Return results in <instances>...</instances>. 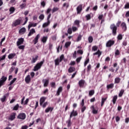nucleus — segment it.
Returning a JSON list of instances; mask_svg holds the SVG:
<instances>
[{
	"label": "nucleus",
	"mask_w": 129,
	"mask_h": 129,
	"mask_svg": "<svg viewBox=\"0 0 129 129\" xmlns=\"http://www.w3.org/2000/svg\"><path fill=\"white\" fill-rule=\"evenodd\" d=\"M82 39V35H81V34H79L77 38V42H79V41H81Z\"/></svg>",
	"instance_id": "nucleus-53"
},
{
	"label": "nucleus",
	"mask_w": 129,
	"mask_h": 129,
	"mask_svg": "<svg viewBox=\"0 0 129 129\" xmlns=\"http://www.w3.org/2000/svg\"><path fill=\"white\" fill-rule=\"evenodd\" d=\"M40 38V34H37L35 38L33 39V42L34 45H36L39 42V38Z\"/></svg>",
	"instance_id": "nucleus-13"
},
{
	"label": "nucleus",
	"mask_w": 129,
	"mask_h": 129,
	"mask_svg": "<svg viewBox=\"0 0 129 129\" xmlns=\"http://www.w3.org/2000/svg\"><path fill=\"white\" fill-rule=\"evenodd\" d=\"M25 82L27 84H29L31 82V76L30 75H27L25 78Z\"/></svg>",
	"instance_id": "nucleus-17"
},
{
	"label": "nucleus",
	"mask_w": 129,
	"mask_h": 129,
	"mask_svg": "<svg viewBox=\"0 0 129 129\" xmlns=\"http://www.w3.org/2000/svg\"><path fill=\"white\" fill-rule=\"evenodd\" d=\"M57 11H59V8L54 7L52 10V13L54 14V13L57 12Z\"/></svg>",
	"instance_id": "nucleus-46"
},
{
	"label": "nucleus",
	"mask_w": 129,
	"mask_h": 129,
	"mask_svg": "<svg viewBox=\"0 0 129 129\" xmlns=\"http://www.w3.org/2000/svg\"><path fill=\"white\" fill-rule=\"evenodd\" d=\"M90 70H91V64H89L87 66V72H90Z\"/></svg>",
	"instance_id": "nucleus-59"
},
{
	"label": "nucleus",
	"mask_w": 129,
	"mask_h": 129,
	"mask_svg": "<svg viewBox=\"0 0 129 129\" xmlns=\"http://www.w3.org/2000/svg\"><path fill=\"white\" fill-rule=\"evenodd\" d=\"M50 86L51 87H52V88H56V83H55V82L51 83Z\"/></svg>",
	"instance_id": "nucleus-54"
},
{
	"label": "nucleus",
	"mask_w": 129,
	"mask_h": 129,
	"mask_svg": "<svg viewBox=\"0 0 129 129\" xmlns=\"http://www.w3.org/2000/svg\"><path fill=\"white\" fill-rule=\"evenodd\" d=\"M95 93L94 90H91L89 92V96H92Z\"/></svg>",
	"instance_id": "nucleus-41"
},
{
	"label": "nucleus",
	"mask_w": 129,
	"mask_h": 129,
	"mask_svg": "<svg viewBox=\"0 0 129 129\" xmlns=\"http://www.w3.org/2000/svg\"><path fill=\"white\" fill-rule=\"evenodd\" d=\"M24 100H25V97H23L21 100V104H24V105H27L29 102V99H26L24 103Z\"/></svg>",
	"instance_id": "nucleus-14"
},
{
	"label": "nucleus",
	"mask_w": 129,
	"mask_h": 129,
	"mask_svg": "<svg viewBox=\"0 0 129 129\" xmlns=\"http://www.w3.org/2000/svg\"><path fill=\"white\" fill-rule=\"evenodd\" d=\"M78 27L73 26L72 27V30L73 32H76V31H78Z\"/></svg>",
	"instance_id": "nucleus-43"
},
{
	"label": "nucleus",
	"mask_w": 129,
	"mask_h": 129,
	"mask_svg": "<svg viewBox=\"0 0 129 129\" xmlns=\"http://www.w3.org/2000/svg\"><path fill=\"white\" fill-rule=\"evenodd\" d=\"M83 7V5L82 4H81L80 5H79L77 8V14L78 15H79L80 14H81V12H82V8Z\"/></svg>",
	"instance_id": "nucleus-6"
},
{
	"label": "nucleus",
	"mask_w": 129,
	"mask_h": 129,
	"mask_svg": "<svg viewBox=\"0 0 129 129\" xmlns=\"http://www.w3.org/2000/svg\"><path fill=\"white\" fill-rule=\"evenodd\" d=\"M38 58H39V56L38 55H36L35 57H33L31 63H36L37 60H38Z\"/></svg>",
	"instance_id": "nucleus-30"
},
{
	"label": "nucleus",
	"mask_w": 129,
	"mask_h": 129,
	"mask_svg": "<svg viewBox=\"0 0 129 129\" xmlns=\"http://www.w3.org/2000/svg\"><path fill=\"white\" fill-rule=\"evenodd\" d=\"M75 70H76L75 68L73 67H70L68 69V72L69 73H72L73 72H74Z\"/></svg>",
	"instance_id": "nucleus-23"
},
{
	"label": "nucleus",
	"mask_w": 129,
	"mask_h": 129,
	"mask_svg": "<svg viewBox=\"0 0 129 129\" xmlns=\"http://www.w3.org/2000/svg\"><path fill=\"white\" fill-rule=\"evenodd\" d=\"M115 43V41L110 39L107 42L106 44V47L109 48L112 46H113Z\"/></svg>",
	"instance_id": "nucleus-4"
},
{
	"label": "nucleus",
	"mask_w": 129,
	"mask_h": 129,
	"mask_svg": "<svg viewBox=\"0 0 129 129\" xmlns=\"http://www.w3.org/2000/svg\"><path fill=\"white\" fill-rule=\"evenodd\" d=\"M89 43H92L93 42V37L92 36H89L88 37Z\"/></svg>",
	"instance_id": "nucleus-48"
},
{
	"label": "nucleus",
	"mask_w": 129,
	"mask_h": 129,
	"mask_svg": "<svg viewBox=\"0 0 129 129\" xmlns=\"http://www.w3.org/2000/svg\"><path fill=\"white\" fill-rule=\"evenodd\" d=\"M17 118L19 119H26V113H20L17 116Z\"/></svg>",
	"instance_id": "nucleus-7"
},
{
	"label": "nucleus",
	"mask_w": 129,
	"mask_h": 129,
	"mask_svg": "<svg viewBox=\"0 0 129 129\" xmlns=\"http://www.w3.org/2000/svg\"><path fill=\"white\" fill-rule=\"evenodd\" d=\"M16 80H17V78H14L13 79V80L11 81V82H10V84L9 85V86H11V85H12V84H14V83H15V82L16 81Z\"/></svg>",
	"instance_id": "nucleus-52"
},
{
	"label": "nucleus",
	"mask_w": 129,
	"mask_h": 129,
	"mask_svg": "<svg viewBox=\"0 0 129 129\" xmlns=\"http://www.w3.org/2000/svg\"><path fill=\"white\" fill-rule=\"evenodd\" d=\"M116 100H117V95H115L113 97L112 102L113 104H115V102H116Z\"/></svg>",
	"instance_id": "nucleus-33"
},
{
	"label": "nucleus",
	"mask_w": 129,
	"mask_h": 129,
	"mask_svg": "<svg viewBox=\"0 0 129 129\" xmlns=\"http://www.w3.org/2000/svg\"><path fill=\"white\" fill-rule=\"evenodd\" d=\"M36 33V31L35 30V29L32 28L28 34V37H30V36H32L33 34H35Z\"/></svg>",
	"instance_id": "nucleus-20"
},
{
	"label": "nucleus",
	"mask_w": 129,
	"mask_h": 129,
	"mask_svg": "<svg viewBox=\"0 0 129 129\" xmlns=\"http://www.w3.org/2000/svg\"><path fill=\"white\" fill-rule=\"evenodd\" d=\"M120 78L118 77H116L114 79V84H118L119 82H120Z\"/></svg>",
	"instance_id": "nucleus-27"
},
{
	"label": "nucleus",
	"mask_w": 129,
	"mask_h": 129,
	"mask_svg": "<svg viewBox=\"0 0 129 129\" xmlns=\"http://www.w3.org/2000/svg\"><path fill=\"white\" fill-rule=\"evenodd\" d=\"M8 96H9V93L5 94L3 96V97L1 98L0 100L1 102L2 103L5 102V101H7V97H8Z\"/></svg>",
	"instance_id": "nucleus-10"
},
{
	"label": "nucleus",
	"mask_w": 129,
	"mask_h": 129,
	"mask_svg": "<svg viewBox=\"0 0 129 129\" xmlns=\"http://www.w3.org/2000/svg\"><path fill=\"white\" fill-rule=\"evenodd\" d=\"M42 83H44V87H47L49 85V79L42 80Z\"/></svg>",
	"instance_id": "nucleus-16"
},
{
	"label": "nucleus",
	"mask_w": 129,
	"mask_h": 129,
	"mask_svg": "<svg viewBox=\"0 0 129 129\" xmlns=\"http://www.w3.org/2000/svg\"><path fill=\"white\" fill-rule=\"evenodd\" d=\"M91 108L92 109V112L93 114H97V113H98V108L97 107L95 108L94 105H92L91 107Z\"/></svg>",
	"instance_id": "nucleus-8"
},
{
	"label": "nucleus",
	"mask_w": 129,
	"mask_h": 129,
	"mask_svg": "<svg viewBox=\"0 0 129 129\" xmlns=\"http://www.w3.org/2000/svg\"><path fill=\"white\" fill-rule=\"evenodd\" d=\"M45 60H43L42 61H40L39 63H37L35 66H34V69H33V71L36 72V71H38V70L41 69V67H42V66H43V64H44V62Z\"/></svg>",
	"instance_id": "nucleus-2"
},
{
	"label": "nucleus",
	"mask_w": 129,
	"mask_h": 129,
	"mask_svg": "<svg viewBox=\"0 0 129 129\" xmlns=\"http://www.w3.org/2000/svg\"><path fill=\"white\" fill-rule=\"evenodd\" d=\"M19 34H22V33H26V28L23 27L19 31Z\"/></svg>",
	"instance_id": "nucleus-38"
},
{
	"label": "nucleus",
	"mask_w": 129,
	"mask_h": 129,
	"mask_svg": "<svg viewBox=\"0 0 129 129\" xmlns=\"http://www.w3.org/2000/svg\"><path fill=\"white\" fill-rule=\"evenodd\" d=\"M7 79H8V78H7V77H5L4 76H2V77L0 79V88L3 85H5V83L6 81H7Z\"/></svg>",
	"instance_id": "nucleus-5"
},
{
	"label": "nucleus",
	"mask_w": 129,
	"mask_h": 129,
	"mask_svg": "<svg viewBox=\"0 0 129 129\" xmlns=\"http://www.w3.org/2000/svg\"><path fill=\"white\" fill-rule=\"evenodd\" d=\"M14 70H15V67H12L9 70V73H10V74H12V73H13V72H14Z\"/></svg>",
	"instance_id": "nucleus-56"
},
{
	"label": "nucleus",
	"mask_w": 129,
	"mask_h": 129,
	"mask_svg": "<svg viewBox=\"0 0 129 129\" xmlns=\"http://www.w3.org/2000/svg\"><path fill=\"white\" fill-rule=\"evenodd\" d=\"M50 23L51 22L50 21H47V22L44 23L42 25L43 28H46V27H48V26L50 25Z\"/></svg>",
	"instance_id": "nucleus-35"
},
{
	"label": "nucleus",
	"mask_w": 129,
	"mask_h": 129,
	"mask_svg": "<svg viewBox=\"0 0 129 129\" xmlns=\"http://www.w3.org/2000/svg\"><path fill=\"white\" fill-rule=\"evenodd\" d=\"M38 24L37 23H30L28 25V30H30L32 27H36Z\"/></svg>",
	"instance_id": "nucleus-26"
},
{
	"label": "nucleus",
	"mask_w": 129,
	"mask_h": 129,
	"mask_svg": "<svg viewBox=\"0 0 129 129\" xmlns=\"http://www.w3.org/2000/svg\"><path fill=\"white\" fill-rule=\"evenodd\" d=\"M78 115V113L77 112V111H75L74 110H73V111L71 112L70 118H72V117L77 116Z\"/></svg>",
	"instance_id": "nucleus-9"
},
{
	"label": "nucleus",
	"mask_w": 129,
	"mask_h": 129,
	"mask_svg": "<svg viewBox=\"0 0 129 129\" xmlns=\"http://www.w3.org/2000/svg\"><path fill=\"white\" fill-rule=\"evenodd\" d=\"M44 18H45V15H44V14H41L39 16V20H41V21H43V20H44Z\"/></svg>",
	"instance_id": "nucleus-45"
},
{
	"label": "nucleus",
	"mask_w": 129,
	"mask_h": 129,
	"mask_svg": "<svg viewBox=\"0 0 129 129\" xmlns=\"http://www.w3.org/2000/svg\"><path fill=\"white\" fill-rule=\"evenodd\" d=\"M120 54V52L119 51V50L116 49L115 51V55L118 56Z\"/></svg>",
	"instance_id": "nucleus-47"
},
{
	"label": "nucleus",
	"mask_w": 129,
	"mask_h": 129,
	"mask_svg": "<svg viewBox=\"0 0 129 129\" xmlns=\"http://www.w3.org/2000/svg\"><path fill=\"white\" fill-rule=\"evenodd\" d=\"M72 28H69L68 29V31H67V32H68V34H69V35H71V34H72Z\"/></svg>",
	"instance_id": "nucleus-50"
},
{
	"label": "nucleus",
	"mask_w": 129,
	"mask_h": 129,
	"mask_svg": "<svg viewBox=\"0 0 129 129\" xmlns=\"http://www.w3.org/2000/svg\"><path fill=\"white\" fill-rule=\"evenodd\" d=\"M26 7H27V4L26 3H22L20 5V8L21 10H23L24 9L26 8Z\"/></svg>",
	"instance_id": "nucleus-29"
},
{
	"label": "nucleus",
	"mask_w": 129,
	"mask_h": 129,
	"mask_svg": "<svg viewBox=\"0 0 129 129\" xmlns=\"http://www.w3.org/2000/svg\"><path fill=\"white\" fill-rule=\"evenodd\" d=\"M118 40H122V35L121 34H119L117 36Z\"/></svg>",
	"instance_id": "nucleus-64"
},
{
	"label": "nucleus",
	"mask_w": 129,
	"mask_h": 129,
	"mask_svg": "<svg viewBox=\"0 0 129 129\" xmlns=\"http://www.w3.org/2000/svg\"><path fill=\"white\" fill-rule=\"evenodd\" d=\"M102 52L99 50L95 53H93L94 56H95V55H98V57L99 58L100 56H101Z\"/></svg>",
	"instance_id": "nucleus-24"
},
{
	"label": "nucleus",
	"mask_w": 129,
	"mask_h": 129,
	"mask_svg": "<svg viewBox=\"0 0 129 129\" xmlns=\"http://www.w3.org/2000/svg\"><path fill=\"white\" fill-rule=\"evenodd\" d=\"M97 49H98V47L97 46L95 45L92 47V51H97Z\"/></svg>",
	"instance_id": "nucleus-57"
},
{
	"label": "nucleus",
	"mask_w": 129,
	"mask_h": 129,
	"mask_svg": "<svg viewBox=\"0 0 129 129\" xmlns=\"http://www.w3.org/2000/svg\"><path fill=\"white\" fill-rule=\"evenodd\" d=\"M114 87V84L113 83H111L110 84L107 85V89H112Z\"/></svg>",
	"instance_id": "nucleus-28"
},
{
	"label": "nucleus",
	"mask_w": 129,
	"mask_h": 129,
	"mask_svg": "<svg viewBox=\"0 0 129 129\" xmlns=\"http://www.w3.org/2000/svg\"><path fill=\"white\" fill-rule=\"evenodd\" d=\"M121 27L122 28V30L124 31V32H125V31H126L127 29V27H126V24H125V23L124 22H122L121 24Z\"/></svg>",
	"instance_id": "nucleus-15"
},
{
	"label": "nucleus",
	"mask_w": 129,
	"mask_h": 129,
	"mask_svg": "<svg viewBox=\"0 0 129 129\" xmlns=\"http://www.w3.org/2000/svg\"><path fill=\"white\" fill-rule=\"evenodd\" d=\"M106 99H107V98H102V100H101V106H103V105H104V102H105V101H106Z\"/></svg>",
	"instance_id": "nucleus-37"
},
{
	"label": "nucleus",
	"mask_w": 129,
	"mask_h": 129,
	"mask_svg": "<svg viewBox=\"0 0 129 129\" xmlns=\"http://www.w3.org/2000/svg\"><path fill=\"white\" fill-rule=\"evenodd\" d=\"M91 14L92 13H90V14H87L86 15L85 18L86 19V21H89L91 20Z\"/></svg>",
	"instance_id": "nucleus-31"
},
{
	"label": "nucleus",
	"mask_w": 129,
	"mask_h": 129,
	"mask_svg": "<svg viewBox=\"0 0 129 129\" xmlns=\"http://www.w3.org/2000/svg\"><path fill=\"white\" fill-rule=\"evenodd\" d=\"M81 59H82V57H78V58L76 59V62H77V63H79V62H80V61H81Z\"/></svg>",
	"instance_id": "nucleus-61"
},
{
	"label": "nucleus",
	"mask_w": 129,
	"mask_h": 129,
	"mask_svg": "<svg viewBox=\"0 0 129 129\" xmlns=\"http://www.w3.org/2000/svg\"><path fill=\"white\" fill-rule=\"evenodd\" d=\"M62 91H63V87L60 86L58 88L56 95L59 96V95H60V93L62 92Z\"/></svg>",
	"instance_id": "nucleus-19"
},
{
	"label": "nucleus",
	"mask_w": 129,
	"mask_h": 129,
	"mask_svg": "<svg viewBox=\"0 0 129 129\" xmlns=\"http://www.w3.org/2000/svg\"><path fill=\"white\" fill-rule=\"evenodd\" d=\"M63 59H64V54H61L59 57V62L63 61Z\"/></svg>",
	"instance_id": "nucleus-60"
},
{
	"label": "nucleus",
	"mask_w": 129,
	"mask_h": 129,
	"mask_svg": "<svg viewBox=\"0 0 129 129\" xmlns=\"http://www.w3.org/2000/svg\"><path fill=\"white\" fill-rule=\"evenodd\" d=\"M53 109H54V108L49 107H47L45 109V111L46 113H48V112H49V111H51V112L53 111Z\"/></svg>",
	"instance_id": "nucleus-25"
},
{
	"label": "nucleus",
	"mask_w": 129,
	"mask_h": 129,
	"mask_svg": "<svg viewBox=\"0 0 129 129\" xmlns=\"http://www.w3.org/2000/svg\"><path fill=\"white\" fill-rule=\"evenodd\" d=\"M47 105H48V102H45L43 104H42L41 106H42L43 108H45V107H46Z\"/></svg>",
	"instance_id": "nucleus-58"
},
{
	"label": "nucleus",
	"mask_w": 129,
	"mask_h": 129,
	"mask_svg": "<svg viewBox=\"0 0 129 129\" xmlns=\"http://www.w3.org/2000/svg\"><path fill=\"white\" fill-rule=\"evenodd\" d=\"M81 112L83 113L86 110V106H83L81 107Z\"/></svg>",
	"instance_id": "nucleus-55"
},
{
	"label": "nucleus",
	"mask_w": 129,
	"mask_h": 129,
	"mask_svg": "<svg viewBox=\"0 0 129 129\" xmlns=\"http://www.w3.org/2000/svg\"><path fill=\"white\" fill-rule=\"evenodd\" d=\"M71 45V42H67L65 43L64 47L66 48H68V47H70Z\"/></svg>",
	"instance_id": "nucleus-44"
},
{
	"label": "nucleus",
	"mask_w": 129,
	"mask_h": 129,
	"mask_svg": "<svg viewBox=\"0 0 129 129\" xmlns=\"http://www.w3.org/2000/svg\"><path fill=\"white\" fill-rule=\"evenodd\" d=\"M22 44H24V38H19L18 41L17 42V46H20Z\"/></svg>",
	"instance_id": "nucleus-12"
},
{
	"label": "nucleus",
	"mask_w": 129,
	"mask_h": 129,
	"mask_svg": "<svg viewBox=\"0 0 129 129\" xmlns=\"http://www.w3.org/2000/svg\"><path fill=\"white\" fill-rule=\"evenodd\" d=\"M18 48L20 50H24V49H25V45H19L18 46Z\"/></svg>",
	"instance_id": "nucleus-62"
},
{
	"label": "nucleus",
	"mask_w": 129,
	"mask_h": 129,
	"mask_svg": "<svg viewBox=\"0 0 129 129\" xmlns=\"http://www.w3.org/2000/svg\"><path fill=\"white\" fill-rule=\"evenodd\" d=\"M16 56V53H10L8 55V58L9 59H13Z\"/></svg>",
	"instance_id": "nucleus-40"
},
{
	"label": "nucleus",
	"mask_w": 129,
	"mask_h": 129,
	"mask_svg": "<svg viewBox=\"0 0 129 129\" xmlns=\"http://www.w3.org/2000/svg\"><path fill=\"white\" fill-rule=\"evenodd\" d=\"M88 63H89V58H88L87 60H85L84 64V67H86V65H87Z\"/></svg>",
	"instance_id": "nucleus-49"
},
{
	"label": "nucleus",
	"mask_w": 129,
	"mask_h": 129,
	"mask_svg": "<svg viewBox=\"0 0 129 129\" xmlns=\"http://www.w3.org/2000/svg\"><path fill=\"white\" fill-rule=\"evenodd\" d=\"M45 100H46V98L44 97H41L40 99V105L42 106L43 104L45 102Z\"/></svg>",
	"instance_id": "nucleus-22"
},
{
	"label": "nucleus",
	"mask_w": 129,
	"mask_h": 129,
	"mask_svg": "<svg viewBox=\"0 0 129 129\" xmlns=\"http://www.w3.org/2000/svg\"><path fill=\"white\" fill-rule=\"evenodd\" d=\"M124 8L125 9H129V3H127L125 5Z\"/></svg>",
	"instance_id": "nucleus-63"
},
{
	"label": "nucleus",
	"mask_w": 129,
	"mask_h": 129,
	"mask_svg": "<svg viewBox=\"0 0 129 129\" xmlns=\"http://www.w3.org/2000/svg\"><path fill=\"white\" fill-rule=\"evenodd\" d=\"M74 25L77 26L78 28H79L80 27V20H76L74 21Z\"/></svg>",
	"instance_id": "nucleus-21"
},
{
	"label": "nucleus",
	"mask_w": 129,
	"mask_h": 129,
	"mask_svg": "<svg viewBox=\"0 0 129 129\" xmlns=\"http://www.w3.org/2000/svg\"><path fill=\"white\" fill-rule=\"evenodd\" d=\"M55 65V66H58L60 64V60H59V58H57L54 60Z\"/></svg>",
	"instance_id": "nucleus-34"
},
{
	"label": "nucleus",
	"mask_w": 129,
	"mask_h": 129,
	"mask_svg": "<svg viewBox=\"0 0 129 129\" xmlns=\"http://www.w3.org/2000/svg\"><path fill=\"white\" fill-rule=\"evenodd\" d=\"M21 23H22V18H20L13 22L12 27H17V26H20V25H21Z\"/></svg>",
	"instance_id": "nucleus-3"
},
{
	"label": "nucleus",
	"mask_w": 129,
	"mask_h": 129,
	"mask_svg": "<svg viewBox=\"0 0 129 129\" xmlns=\"http://www.w3.org/2000/svg\"><path fill=\"white\" fill-rule=\"evenodd\" d=\"M67 123H68V127L71 126V124H72V122H71V118L69 117L68 120L67 121Z\"/></svg>",
	"instance_id": "nucleus-36"
},
{
	"label": "nucleus",
	"mask_w": 129,
	"mask_h": 129,
	"mask_svg": "<svg viewBox=\"0 0 129 129\" xmlns=\"http://www.w3.org/2000/svg\"><path fill=\"white\" fill-rule=\"evenodd\" d=\"M19 107H20V105L19 104H17L12 108V110H18L19 109Z\"/></svg>",
	"instance_id": "nucleus-32"
},
{
	"label": "nucleus",
	"mask_w": 129,
	"mask_h": 129,
	"mask_svg": "<svg viewBox=\"0 0 129 129\" xmlns=\"http://www.w3.org/2000/svg\"><path fill=\"white\" fill-rule=\"evenodd\" d=\"M47 39H48L47 37L43 36L41 41L43 43H46L47 42Z\"/></svg>",
	"instance_id": "nucleus-42"
},
{
	"label": "nucleus",
	"mask_w": 129,
	"mask_h": 129,
	"mask_svg": "<svg viewBox=\"0 0 129 129\" xmlns=\"http://www.w3.org/2000/svg\"><path fill=\"white\" fill-rule=\"evenodd\" d=\"M9 11H10L11 14H13V13H14V12H15V11H16V9L14 7H11V8H10Z\"/></svg>",
	"instance_id": "nucleus-51"
},
{
	"label": "nucleus",
	"mask_w": 129,
	"mask_h": 129,
	"mask_svg": "<svg viewBox=\"0 0 129 129\" xmlns=\"http://www.w3.org/2000/svg\"><path fill=\"white\" fill-rule=\"evenodd\" d=\"M120 24H121V21H118L116 23V25L114 23L110 25V29L112 31V34L113 36H116V34L117 33V28L120 26Z\"/></svg>",
	"instance_id": "nucleus-1"
},
{
	"label": "nucleus",
	"mask_w": 129,
	"mask_h": 129,
	"mask_svg": "<svg viewBox=\"0 0 129 129\" xmlns=\"http://www.w3.org/2000/svg\"><path fill=\"white\" fill-rule=\"evenodd\" d=\"M16 115H17L16 113H15V112L12 113L9 117V120H11V121L14 120V119L16 118Z\"/></svg>",
	"instance_id": "nucleus-11"
},
{
	"label": "nucleus",
	"mask_w": 129,
	"mask_h": 129,
	"mask_svg": "<svg viewBox=\"0 0 129 129\" xmlns=\"http://www.w3.org/2000/svg\"><path fill=\"white\" fill-rule=\"evenodd\" d=\"M85 84V81L84 80H81L79 81V85L80 87H83Z\"/></svg>",
	"instance_id": "nucleus-18"
},
{
	"label": "nucleus",
	"mask_w": 129,
	"mask_h": 129,
	"mask_svg": "<svg viewBox=\"0 0 129 129\" xmlns=\"http://www.w3.org/2000/svg\"><path fill=\"white\" fill-rule=\"evenodd\" d=\"M123 93H124V90L123 89H121L118 94V96L119 97H121V96H122V95H123Z\"/></svg>",
	"instance_id": "nucleus-39"
}]
</instances>
